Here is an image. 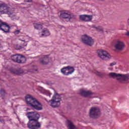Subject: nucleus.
<instances>
[{
	"label": "nucleus",
	"mask_w": 129,
	"mask_h": 129,
	"mask_svg": "<svg viewBox=\"0 0 129 129\" xmlns=\"http://www.w3.org/2000/svg\"><path fill=\"white\" fill-rule=\"evenodd\" d=\"M29 121L27 123V127L29 129H39L41 127V123L38 120L41 117L39 113L30 112L26 114Z\"/></svg>",
	"instance_id": "1"
},
{
	"label": "nucleus",
	"mask_w": 129,
	"mask_h": 129,
	"mask_svg": "<svg viewBox=\"0 0 129 129\" xmlns=\"http://www.w3.org/2000/svg\"><path fill=\"white\" fill-rule=\"evenodd\" d=\"M25 101L27 104L32 108L36 109V110H42L43 109L42 104L32 95H27L25 96Z\"/></svg>",
	"instance_id": "2"
},
{
	"label": "nucleus",
	"mask_w": 129,
	"mask_h": 129,
	"mask_svg": "<svg viewBox=\"0 0 129 129\" xmlns=\"http://www.w3.org/2000/svg\"><path fill=\"white\" fill-rule=\"evenodd\" d=\"M54 95L52 99L49 101L48 103L51 107H58L61 104V97L55 90H54Z\"/></svg>",
	"instance_id": "3"
},
{
	"label": "nucleus",
	"mask_w": 129,
	"mask_h": 129,
	"mask_svg": "<svg viewBox=\"0 0 129 129\" xmlns=\"http://www.w3.org/2000/svg\"><path fill=\"white\" fill-rule=\"evenodd\" d=\"M97 54L102 60H105V61H108L110 59H111V55L108 52L103 49H100L97 51Z\"/></svg>",
	"instance_id": "4"
},
{
	"label": "nucleus",
	"mask_w": 129,
	"mask_h": 129,
	"mask_svg": "<svg viewBox=\"0 0 129 129\" xmlns=\"http://www.w3.org/2000/svg\"><path fill=\"white\" fill-rule=\"evenodd\" d=\"M81 40L82 43L88 46H92L94 44V41L92 38L86 34L82 36Z\"/></svg>",
	"instance_id": "5"
},
{
	"label": "nucleus",
	"mask_w": 129,
	"mask_h": 129,
	"mask_svg": "<svg viewBox=\"0 0 129 129\" xmlns=\"http://www.w3.org/2000/svg\"><path fill=\"white\" fill-rule=\"evenodd\" d=\"M113 47L117 51H122L125 47V44L122 40L117 39L114 42Z\"/></svg>",
	"instance_id": "6"
},
{
	"label": "nucleus",
	"mask_w": 129,
	"mask_h": 129,
	"mask_svg": "<svg viewBox=\"0 0 129 129\" xmlns=\"http://www.w3.org/2000/svg\"><path fill=\"white\" fill-rule=\"evenodd\" d=\"M13 12L7 5L3 2H0V14H12Z\"/></svg>",
	"instance_id": "7"
},
{
	"label": "nucleus",
	"mask_w": 129,
	"mask_h": 129,
	"mask_svg": "<svg viewBox=\"0 0 129 129\" xmlns=\"http://www.w3.org/2000/svg\"><path fill=\"white\" fill-rule=\"evenodd\" d=\"M74 71H75L74 68L71 66L65 67L60 70V72L62 74L66 75V76H68V75L72 74Z\"/></svg>",
	"instance_id": "8"
},
{
	"label": "nucleus",
	"mask_w": 129,
	"mask_h": 129,
	"mask_svg": "<svg viewBox=\"0 0 129 129\" xmlns=\"http://www.w3.org/2000/svg\"><path fill=\"white\" fill-rule=\"evenodd\" d=\"M100 110L98 107H93L90 110L89 116L92 118H96L99 115Z\"/></svg>",
	"instance_id": "9"
},
{
	"label": "nucleus",
	"mask_w": 129,
	"mask_h": 129,
	"mask_svg": "<svg viewBox=\"0 0 129 129\" xmlns=\"http://www.w3.org/2000/svg\"><path fill=\"white\" fill-rule=\"evenodd\" d=\"M11 58L12 60H13L14 62H17V63H26V57L21 55L15 54L12 55Z\"/></svg>",
	"instance_id": "10"
},
{
	"label": "nucleus",
	"mask_w": 129,
	"mask_h": 129,
	"mask_svg": "<svg viewBox=\"0 0 129 129\" xmlns=\"http://www.w3.org/2000/svg\"><path fill=\"white\" fill-rule=\"evenodd\" d=\"M79 94L84 97H91V96L93 95L92 92L90 91H87L85 89L80 90L79 91Z\"/></svg>",
	"instance_id": "11"
},
{
	"label": "nucleus",
	"mask_w": 129,
	"mask_h": 129,
	"mask_svg": "<svg viewBox=\"0 0 129 129\" xmlns=\"http://www.w3.org/2000/svg\"><path fill=\"white\" fill-rule=\"evenodd\" d=\"M39 36L41 38L43 37H48L51 35L50 30L47 28H44L42 29L41 31L38 33Z\"/></svg>",
	"instance_id": "12"
},
{
	"label": "nucleus",
	"mask_w": 129,
	"mask_h": 129,
	"mask_svg": "<svg viewBox=\"0 0 129 129\" xmlns=\"http://www.w3.org/2000/svg\"><path fill=\"white\" fill-rule=\"evenodd\" d=\"M60 17L63 19H66L67 22H69L73 18V15L68 12H62L60 14Z\"/></svg>",
	"instance_id": "13"
},
{
	"label": "nucleus",
	"mask_w": 129,
	"mask_h": 129,
	"mask_svg": "<svg viewBox=\"0 0 129 129\" xmlns=\"http://www.w3.org/2000/svg\"><path fill=\"white\" fill-rule=\"evenodd\" d=\"M0 29L4 33H9L10 32V26L6 23L2 22L0 23Z\"/></svg>",
	"instance_id": "14"
},
{
	"label": "nucleus",
	"mask_w": 129,
	"mask_h": 129,
	"mask_svg": "<svg viewBox=\"0 0 129 129\" xmlns=\"http://www.w3.org/2000/svg\"><path fill=\"white\" fill-rule=\"evenodd\" d=\"M80 19L81 21H84V22H90L92 20V16L91 15H80Z\"/></svg>",
	"instance_id": "15"
},
{
	"label": "nucleus",
	"mask_w": 129,
	"mask_h": 129,
	"mask_svg": "<svg viewBox=\"0 0 129 129\" xmlns=\"http://www.w3.org/2000/svg\"><path fill=\"white\" fill-rule=\"evenodd\" d=\"M120 74H117L116 73H110L108 74V76L110 78H116V79L117 80L118 82H119V79L121 77L120 76Z\"/></svg>",
	"instance_id": "16"
},
{
	"label": "nucleus",
	"mask_w": 129,
	"mask_h": 129,
	"mask_svg": "<svg viewBox=\"0 0 129 129\" xmlns=\"http://www.w3.org/2000/svg\"><path fill=\"white\" fill-rule=\"evenodd\" d=\"M40 63L42 65H47L49 63V56L43 55L40 60Z\"/></svg>",
	"instance_id": "17"
},
{
	"label": "nucleus",
	"mask_w": 129,
	"mask_h": 129,
	"mask_svg": "<svg viewBox=\"0 0 129 129\" xmlns=\"http://www.w3.org/2000/svg\"><path fill=\"white\" fill-rule=\"evenodd\" d=\"M121 78H120L119 82L120 83H124V82H129V75H120Z\"/></svg>",
	"instance_id": "18"
},
{
	"label": "nucleus",
	"mask_w": 129,
	"mask_h": 129,
	"mask_svg": "<svg viewBox=\"0 0 129 129\" xmlns=\"http://www.w3.org/2000/svg\"><path fill=\"white\" fill-rule=\"evenodd\" d=\"M92 28L95 30V31H97V32L102 33L103 32V31H104V28L103 27L101 26V25H92Z\"/></svg>",
	"instance_id": "19"
},
{
	"label": "nucleus",
	"mask_w": 129,
	"mask_h": 129,
	"mask_svg": "<svg viewBox=\"0 0 129 129\" xmlns=\"http://www.w3.org/2000/svg\"><path fill=\"white\" fill-rule=\"evenodd\" d=\"M39 90L41 93H42L43 94H46V95H49V96H51V95H52V94H51L49 91L45 90L43 88L40 87Z\"/></svg>",
	"instance_id": "20"
},
{
	"label": "nucleus",
	"mask_w": 129,
	"mask_h": 129,
	"mask_svg": "<svg viewBox=\"0 0 129 129\" xmlns=\"http://www.w3.org/2000/svg\"><path fill=\"white\" fill-rule=\"evenodd\" d=\"M33 26L36 30H42L43 29V24L41 23H34Z\"/></svg>",
	"instance_id": "21"
},
{
	"label": "nucleus",
	"mask_w": 129,
	"mask_h": 129,
	"mask_svg": "<svg viewBox=\"0 0 129 129\" xmlns=\"http://www.w3.org/2000/svg\"><path fill=\"white\" fill-rule=\"evenodd\" d=\"M67 125L69 129H78L71 121H67Z\"/></svg>",
	"instance_id": "22"
},
{
	"label": "nucleus",
	"mask_w": 129,
	"mask_h": 129,
	"mask_svg": "<svg viewBox=\"0 0 129 129\" xmlns=\"http://www.w3.org/2000/svg\"><path fill=\"white\" fill-rule=\"evenodd\" d=\"M0 94L3 97V96H5L6 95V92L4 90H1L0 91Z\"/></svg>",
	"instance_id": "23"
},
{
	"label": "nucleus",
	"mask_w": 129,
	"mask_h": 129,
	"mask_svg": "<svg viewBox=\"0 0 129 129\" xmlns=\"http://www.w3.org/2000/svg\"><path fill=\"white\" fill-rule=\"evenodd\" d=\"M22 41V44L24 46H27V42L25 41L24 40H21Z\"/></svg>",
	"instance_id": "24"
},
{
	"label": "nucleus",
	"mask_w": 129,
	"mask_h": 129,
	"mask_svg": "<svg viewBox=\"0 0 129 129\" xmlns=\"http://www.w3.org/2000/svg\"><path fill=\"white\" fill-rule=\"evenodd\" d=\"M114 65H116V62L115 61H114L110 64V66L111 67H112V66H114Z\"/></svg>",
	"instance_id": "25"
},
{
	"label": "nucleus",
	"mask_w": 129,
	"mask_h": 129,
	"mask_svg": "<svg viewBox=\"0 0 129 129\" xmlns=\"http://www.w3.org/2000/svg\"><path fill=\"white\" fill-rule=\"evenodd\" d=\"M15 73L17 75H20V74H21V71H16Z\"/></svg>",
	"instance_id": "26"
},
{
	"label": "nucleus",
	"mask_w": 129,
	"mask_h": 129,
	"mask_svg": "<svg viewBox=\"0 0 129 129\" xmlns=\"http://www.w3.org/2000/svg\"><path fill=\"white\" fill-rule=\"evenodd\" d=\"M25 3H31L32 0H25Z\"/></svg>",
	"instance_id": "27"
},
{
	"label": "nucleus",
	"mask_w": 129,
	"mask_h": 129,
	"mask_svg": "<svg viewBox=\"0 0 129 129\" xmlns=\"http://www.w3.org/2000/svg\"><path fill=\"white\" fill-rule=\"evenodd\" d=\"M15 34H18L20 33V30L16 31L15 32Z\"/></svg>",
	"instance_id": "28"
},
{
	"label": "nucleus",
	"mask_w": 129,
	"mask_h": 129,
	"mask_svg": "<svg viewBox=\"0 0 129 129\" xmlns=\"http://www.w3.org/2000/svg\"><path fill=\"white\" fill-rule=\"evenodd\" d=\"M109 70H110L111 71H112V70L113 69L112 68H108Z\"/></svg>",
	"instance_id": "29"
},
{
	"label": "nucleus",
	"mask_w": 129,
	"mask_h": 129,
	"mask_svg": "<svg viewBox=\"0 0 129 129\" xmlns=\"http://www.w3.org/2000/svg\"><path fill=\"white\" fill-rule=\"evenodd\" d=\"M17 60H20V58H18Z\"/></svg>",
	"instance_id": "30"
}]
</instances>
